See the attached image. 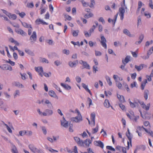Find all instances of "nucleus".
Segmentation results:
<instances>
[{"label": "nucleus", "instance_id": "nucleus-1", "mask_svg": "<svg viewBox=\"0 0 153 153\" xmlns=\"http://www.w3.org/2000/svg\"><path fill=\"white\" fill-rule=\"evenodd\" d=\"M75 112L77 113V116L75 117H72L71 120L76 123H79L82 121V117L79 110L77 108L76 109Z\"/></svg>", "mask_w": 153, "mask_h": 153}, {"label": "nucleus", "instance_id": "nucleus-2", "mask_svg": "<svg viewBox=\"0 0 153 153\" xmlns=\"http://www.w3.org/2000/svg\"><path fill=\"white\" fill-rule=\"evenodd\" d=\"M37 111L40 115H42L43 116L51 115L53 113V111L52 110H50L49 109H46L45 110V112H43L42 113L41 111H40L39 109H38L37 110Z\"/></svg>", "mask_w": 153, "mask_h": 153}, {"label": "nucleus", "instance_id": "nucleus-3", "mask_svg": "<svg viewBox=\"0 0 153 153\" xmlns=\"http://www.w3.org/2000/svg\"><path fill=\"white\" fill-rule=\"evenodd\" d=\"M95 114L94 112H93L91 114V121H90L88 118L87 119L88 121L89 124L91 126H94L95 125Z\"/></svg>", "mask_w": 153, "mask_h": 153}, {"label": "nucleus", "instance_id": "nucleus-4", "mask_svg": "<svg viewBox=\"0 0 153 153\" xmlns=\"http://www.w3.org/2000/svg\"><path fill=\"white\" fill-rule=\"evenodd\" d=\"M138 102L140 104L141 107L144 109L146 111H148L149 110L150 107V104L148 103L146 105L143 101H139Z\"/></svg>", "mask_w": 153, "mask_h": 153}, {"label": "nucleus", "instance_id": "nucleus-5", "mask_svg": "<svg viewBox=\"0 0 153 153\" xmlns=\"http://www.w3.org/2000/svg\"><path fill=\"white\" fill-rule=\"evenodd\" d=\"M101 40L100 41V43L102 46L105 49H106L107 48L106 43V40L103 36L101 37Z\"/></svg>", "mask_w": 153, "mask_h": 153}, {"label": "nucleus", "instance_id": "nucleus-6", "mask_svg": "<svg viewBox=\"0 0 153 153\" xmlns=\"http://www.w3.org/2000/svg\"><path fill=\"white\" fill-rule=\"evenodd\" d=\"M37 39L36 33L35 31L33 32L32 35L30 38V40L31 43H34Z\"/></svg>", "mask_w": 153, "mask_h": 153}, {"label": "nucleus", "instance_id": "nucleus-7", "mask_svg": "<svg viewBox=\"0 0 153 153\" xmlns=\"http://www.w3.org/2000/svg\"><path fill=\"white\" fill-rule=\"evenodd\" d=\"M125 10L123 7H121L119 9V14L120 17V19L123 20L124 16Z\"/></svg>", "mask_w": 153, "mask_h": 153}, {"label": "nucleus", "instance_id": "nucleus-8", "mask_svg": "<svg viewBox=\"0 0 153 153\" xmlns=\"http://www.w3.org/2000/svg\"><path fill=\"white\" fill-rule=\"evenodd\" d=\"M61 126L65 128H68V122L65 120L64 117L62 118V120H61Z\"/></svg>", "mask_w": 153, "mask_h": 153}, {"label": "nucleus", "instance_id": "nucleus-9", "mask_svg": "<svg viewBox=\"0 0 153 153\" xmlns=\"http://www.w3.org/2000/svg\"><path fill=\"white\" fill-rule=\"evenodd\" d=\"M147 65L143 64H141L139 66L137 65L135 66V68L137 70V71H141L144 67L147 68Z\"/></svg>", "mask_w": 153, "mask_h": 153}, {"label": "nucleus", "instance_id": "nucleus-10", "mask_svg": "<svg viewBox=\"0 0 153 153\" xmlns=\"http://www.w3.org/2000/svg\"><path fill=\"white\" fill-rule=\"evenodd\" d=\"M35 23L36 25L41 24L43 25H48V23L44 21L42 19H37L35 21Z\"/></svg>", "mask_w": 153, "mask_h": 153}, {"label": "nucleus", "instance_id": "nucleus-11", "mask_svg": "<svg viewBox=\"0 0 153 153\" xmlns=\"http://www.w3.org/2000/svg\"><path fill=\"white\" fill-rule=\"evenodd\" d=\"M74 139L77 144L79 146H84V143L82 140H80V138L77 137H74Z\"/></svg>", "mask_w": 153, "mask_h": 153}, {"label": "nucleus", "instance_id": "nucleus-12", "mask_svg": "<svg viewBox=\"0 0 153 153\" xmlns=\"http://www.w3.org/2000/svg\"><path fill=\"white\" fill-rule=\"evenodd\" d=\"M35 68L36 71L39 73V75L41 77H42L43 76L42 74L43 72L42 68V67H36Z\"/></svg>", "mask_w": 153, "mask_h": 153}, {"label": "nucleus", "instance_id": "nucleus-13", "mask_svg": "<svg viewBox=\"0 0 153 153\" xmlns=\"http://www.w3.org/2000/svg\"><path fill=\"white\" fill-rule=\"evenodd\" d=\"M94 144L96 146L100 147L102 148H103L104 147V144L100 140L95 141L94 142Z\"/></svg>", "mask_w": 153, "mask_h": 153}, {"label": "nucleus", "instance_id": "nucleus-14", "mask_svg": "<svg viewBox=\"0 0 153 153\" xmlns=\"http://www.w3.org/2000/svg\"><path fill=\"white\" fill-rule=\"evenodd\" d=\"M79 63L83 65L84 68H86L87 69H89L90 68L89 65L85 62L82 60H81L79 61Z\"/></svg>", "mask_w": 153, "mask_h": 153}, {"label": "nucleus", "instance_id": "nucleus-15", "mask_svg": "<svg viewBox=\"0 0 153 153\" xmlns=\"http://www.w3.org/2000/svg\"><path fill=\"white\" fill-rule=\"evenodd\" d=\"M28 147L30 150L33 152L35 153L37 151L38 149L33 144H30Z\"/></svg>", "mask_w": 153, "mask_h": 153}, {"label": "nucleus", "instance_id": "nucleus-16", "mask_svg": "<svg viewBox=\"0 0 153 153\" xmlns=\"http://www.w3.org/2000/svg\"><path fill=\"white\" fill-rule=\"evenodd\" d=\"M118 16V13H117L116 15L114 16V19H111L110 18H109L108 19V22L109 23H111V22L114 25L116 22L117 20V18Z\"/></svg>", "mask_w": 153, "mask_h": 153}, {"label": "nucleus", "instance_id": "nucleus-17", "mask_svg": "<svg viewBox=\"0 0 153 153\" xmlns=\"http://www.w3.org/2000/svg\"><path fill=\"white\" fill-rule=\"evenodd\" d=\"M78 63V61L77 60L74 62L70 61L69 62L68 65L70 67L73 68L76 67Z\"/></svg>", "mask_w": 153, "mask_h": 153}, {"label": "nucleus", "instance_id": "nucleus-18", "mask_svg": "<svg viewBox=\"0 0 153 153\" xmlns=\"http://www.w3.org/2000/svg\"><path fill=\"white\" fill-rule=\"evenodd\" d=\"M82 87L85 89V90L88 92L91 95H92V93H91L90 90L88 88V86L85 84L82 83Z\"/></svg>", "mask_w": 153, "mask_h": 153}, {"label": "nucleus", "instance_id": "nucleus-19", "mask_svg": "<svg viewBox=\"0 0 153 153\" xmlns=\"http://www.w3.org/2000/svg\"><path fill=\"white\" fill-rule=\"evenodd\" d=\"M127 132H128L126 133V135L130 143H131V139L132 138V135L130 133L128 128L127 129Z\"/></svg>", "mask_w": 153, "mask_h": 153}, {"label": "nucleus", "instance_id": "nucleus-20", "mask_svg": "<svg viewBox=\"0 0 153 153\" xmlns=\"http://www.w3.org/2000/svg\"><path fill=\"white\" fill-rule=\"evenodd\" d=\"M16 32L17 33L20 34L22 36H25L26 35V33L21 29H18Z\"/></svg>", "mask_w": 153, "mask_h": 153}, {"label": "nucleus", "instance_id": "nucleus-21", "mask_svg": "<svg viewBox=\"0 0 153 153\" xmlns=\"http://www.w3.org/2000/svg\"><path fill=\"white\" fill-rule=\"evenodd\" d=\"M126 115L131 120H133V117H134V113L132 111L130 112L129 113H127Z\"/></svg>", "mask_w": 153, "mask_h": 153}, {"label": "nucleus", "instance_id": "nucleus-22", "mask_svg": "<svg viewBox=\"0 0 153 153\" xmlns=\"http://www.w3.org/2000/svg\"><path fill=\"white\" fill-rule=\"evenodd\" d=\"M48 94L49 95L52 97L55 98L57 97L55 93V92L52 90L49 91L48 92Z\"/></svg>", "mask_w": 153, "mask_h": 153}, {"label": "nucleus", "instance_id": "nucleus-23", "mask_svg": "<svg viewBox=\"0 0 153 153\" xmlns=\"http://www.w3.org/2000/svg\"><path fill=\"white\" fill-rule=\"evenodd\" d=\"M117 97L120 102H125L124 97L123 96L117 94Z\"/></svg>", "mask_w": 153, "mask_h": 153}, {"label": "nucleus", "instance_id": "nucleus-24", "mask_svg": "<svg viewBox=\"0 0 153 153\" xmlns=\"http://www.w3.org/2000/svg\"><path fill=\"white\" fill-rule=\"evenodd\" d=\"M11 150L13 153H19L17 148L16 146L14 145H13Z\"/></svg>", "mask_w": 153, "mask_h": 153}, {"label": "nucleus", "instance_id": "nucleus-25", "mask_svg": "<svg viewBox=\"0 0 153 153\" xmlns=\"http://www.w3.org/2000/svg\"><path fill=\"white\" fill-rule=\"evenodd\" d=\"M147 83V80L145 79L141 83V87L142 90H143L146 86V84Z\"/></svg>", "mask_w": 153, "mask_h": 153}, {"label": "nucleus", "instance_id": "nucleus-26", "mask_svg": "<svg viewBox=\"0 0 153 153\" xmlns=\"http://www.w3.org/2000/svg\"><path fill=\"white\" fill-rule=\"evenodd\" d=\"M22 24L24 27L26 28H30L31 29H32V27L31 25L25 22H22Z\"/></svg>", "mask_w": 153, "mask_h": 153}, {"label": "nucleus", "instance_id": "nucleus-27", "mask_svg": "<svg viewBox=\"0 0 153 153\" xmlns=\"http://www.w3.org/2000/svg\"><path fill=\"white\" fill-rule=\"evenodd\" d=\"M104 105L107 108H109L110 106V103L108 100L106 99L104 103Z\"/></svg>", "mask_w": 153, "mask_h": 153}, {"label": "nucleus", "instance_id": "nucleus-28", "mask_svg": "<svg viewBox=\"0 0 153 153\" xmlns=\"http://www.w3.org/2000/svg\"><path fill=\"white\" fill-rule=\"evenodd\" d=\"M130 57L129 56H127L124 60H122V62L123 63H124L126 64L127 63H128L130 60Z\"/></svg>", "mask_w": 153, "mask_h": 153}, {"label": "nucleus", "instance_id": "nucleus-29", "mask_svg": "<svg viewBox=\"0 0 153 153\" xmlns=\"http://www.w3.org/2000/svg\"><path fill=\"white\" fill-rule=\"evenodd\" d=\"M143 38L144 36L143 34H141L139 38V41L136 42L135 43L137 45H138L140 43L142 42L143 39Z\"/></svg>", "mask_w": 153, "mask_h": 153}, {"label": "nucleus", "instance_id": "nucleus-30", "mask_svg": "<svg viewBox=\"0 0 153 153\" xmlns=\"http://www.w3.org/2000/svg\"><path fill=\"white\" fill-rule=\"evenodd\" d=\"M61 85L67 90H70L71 89V87L67 84H65L63 83H61Z\"/></svg>", "mask_w": 153, "mask_h": 153}, {"label": "nucleus", "instance_id": "nucleus-31", "mask_svg": "<svg viewBox=\"0 0 153 153\" xmlns=\"http://www.w3.org/2000/svg\"><path fill=\"white\" fill-rule=\"evenodd\" d=\"M25 51L26 53H27V54L32 56H34V53L31 50H30L28 49H26L25 50Z\"/></svg>", "mask_w": 153, "mask_h": 153}, {"label": "nucleus", "instance_id": "nucleus-32", "mask_svg": "<svg viewBox=\"0 0 153 153\" xmlns=\"http://www.w3.org/2000/svg\"><path fill=\"white\" fill-rule=\"evenodd\" d=\"M91 143V141L90 140L86 139L85 141L83 142L84 144H85L86 147H88L89 145Z\"/></svg>", "mask_w": 153, "mask_h": 153}, {"label": "nucleus", "instance_id": "nucleus-33", "mask_svg": "<svg viewBox=\"0 0 153 153\" xmlns=\"http://www.w3.org/2000/svg\"><path fill=\"white\" fill-rule=\"evenodd\" d=\"M142 128L144 129L145 131L150 134L152 137H153V132L150 131V130H148L147 128L142 127Z\"/></svg>", "mask_w": 153, "mask_h": 153}, {"label": "nucleus", "instance_id": "nucleus-34", "mask_svg": "<svg viewBox=\"0 0 153 153\" xmlns=\"http://www.w3.org/2000/svg\"><path fill=\"white\" fill-rule=\"evenodd\" d=\"M93 16V14L91 13H87L85 14L84 17L85 18L88 19L91 17H92Z\"/></svg>", "mask_w": 153, "mask_h": 153}, {"label": "nucleus", "instance_id": "nucleus-35", "mask_svg": "<svg viewBox=\"0 0 153 153\" xmlns=\"http://www.w3.org/2000/svg\"><path fill=\"white\" fill-rule=\"evenodd\" d=\"M129 103L131 107L132 108H135L136 106V105L137 104V103L136 102L133 103L131 102L130 100V99H129Z\"/></svg>", "mask_w": 153, "mask_h": 153}, {"label": "nucleus", "instance_id": "nucleus-36", "mask_svg": "<svg viewBox=\"0 0 153 153\" xmlns=\"http://www.w3.org/2000/svg\"><path fill=\"white\" fill-rule=\"evenodd\" d=\"M123 32L124 33L126 34L128 36L130 37L131 36V35L130 32L128 30L126 29H125L124 30Z\"/></svg>", "mask_w": 153, "mask_h": 153}, {"label": "nucleus", "instance_id": "nucleus-37", "mask_svg": "<svg viewBox=\"0 0 153 153\" xmlns=\"http://www.w3.org/2000/svg\"><path fill=\"white\" fill-rule=\"evenodd\" d=\"M105 78L108 84L110 86H111L112 85V83L111 81L110 77L107 76H106Z\"/></svg>", "mask_w": 153, "mask_h": 153}, {"label": "nucleus", "instance_id": "nucleus-38", "mask_svg": "<svg viewBox=\"0 0 153 153\" xmlns=\"http://www.w3.org/2000/svg\"><path fill=\"white\" fill-rule=\"evenodd\" d=\"M144 15L147 18H149L151 17V14L147 11L144 13Z\"/></svg>", "mask_w": 153, "mask_h": 153}, {"label": "nucleus", "instance_id": "nucleus-39", "mask_svg": "<svg viewBox=\"0 0 153 153\" xmlns=\"http://www.w3.org/2000/svg\"><path fill=\"white\" fill-rule=\"evenodd\" d=\"M149 91L148 90H146L145 91L144 96L146 100L148 98V94L149 93Z\"/></svg>", "mask_w": 153, "mask_h": 153}, {"label": "nucleus", "instance_id": "nucleus-40", "mask_svg": "<svg viewBox=\"0 0 153 153\" xmlns=\"http://www.w3.org/2000/svg\"><path fill=\"white\" fill-rule=\"evenodd\" d=\"M9 47L10 49L12 50L13 51H14L15 50H17L18 51V50H19L16 46H14L13 48L12 46L10 45L9 46Z\"/></svg>", "mask_w": 153, "mask_h": 153}, {"label": "nucleus", "instance_id": "nucleus-41", "mask_svg": "<svg viewBox=\"0 0 153 153\" xmlns=\"http://www.w3.org/2000/svg\"><path fill=\"white\" fill-rule=\"evenodd\" d=\"M10 19H12L13 20H15L16 19V16L15 14H12L10 13V16H8Z\"/></svg>", "mask_w": 153, "mask_h": 153}, {"label": "nucleus", "instance_id": "nucleus-42", "mask_svg": "<svg viewBox=\"0 0 153 153\" xmlns=\"http://www.w3.org/2000/svg\"><path fill=\"white\" fill-rule=\"evenodd\" d=\"M45 103L47 104H48V105H47V106L49 107L50 106H51V107H52V104L48 100H46L45 101Z\"/></svg>", "mask_w": 153, "mask_h": 153}, {"label": "nucleus", "instance_id": "nucleus-43", "mask_svg": "<svg viewBox=\"0 0 153 153\" xmlns=\"http://www.w3.org/2000/svg\"><path fill=\"white\" fill-rule=\"evenodd\" d=\"M6 62L9 63L12 66H14L15 65V62L11 61L10 59H9L8 61L6 60Z\"/></svg>", "mask_w": 153, "mask_h": 153}, {"label": "nucleus", "instance_id": "nucleus-44", "mask_svg": "<svg viewBox=\"0 0 153 153\" xmlns=\"http://www.w3.org/2000/svg\"><path fill=\"white\" fill-rule=\"evenodd\" d=\"M20 74L21 76V78L23 80H25L26 79V74L25 73L22 74L20 73Z\"/></svg>", "mask_w": 153, "mask_h": 153}, {"label": "nucleus", "instance_id": "nucleus-45", "mask_svg": "<svg viewBox=\"0 0 153 153\" xmlns=\"http://www.w3.org/2000/svg\"><path fill=\"white\" fill-rule=\"evenodd\" d=\"M15 85V86L18 87H23V85L21 84H20L19 82H15L14 83Z\"/></svg>", "mask_w": 153, "mask_h": 153}, {"label": "nucleus", "instance_id": "nucleus-46", "mask_svg": "<svg viewBox=\"0 0 153 153\" xmlns=\"http://www.w3.org/2000/svg\"><path fill=\"white\" fill-rule=\"evenodd\" d=\"M79 30H74L73 32V35L74 36H76L78 35Z\"/></svg>", "mask_w": 153, "mask_h": 153}, {"label": "nucleus", "instance_id": "nucleus-47", "mask_svg": "<svg viewBox=\"0 0 153 153\" xmlns=\"http://www.w3.org/2000/svg\"><path fill=\"white\" fill-rule=\"evenodd\" d=\"M27 131L25 130L20 131L19 132V134L20 136H22L26 134Z\"/></svg>", "mask_w": 153, "mask_h": 153}, {"label": "nucleus", "instance_id": "nucleus-48", "mask_svg": "<svg viewBox=\"0 0 153 153\" xmlns=\"http://www.w3.org/2000/svg\"><path fill=\"white\" fill-rule=\"evenodd\" d=\"M98 130V127L97 126H96V127L94 128L93 129H92V133L93 134H95L96 133Z\"/></svg>", "mask_w": 153, "mask_h": 153}, {"label": "nucleus", "instance_id": "nucleus-49", "mask_svg": "<svg viewBox=\"0 0 153 153\" xmlns=\"http://www.w3.org/2000/svg\"><path fill=\"white\" fill-rule=\"evenodd\" d=\"M4 125L6 126L8 131L10 133H12V131L10 128L6 124H5L4 123Z\"/></svg>", "mask_w": 153, "mask_h": 153}, {"label": "nucleus", "instance_id": "nucleus-50", "mask_svg": "<svg viewBox=\"0 0 153 153\" xmlns=\"http://www.w3.org/2000/svg\"><path fill=\"white\" fill-rule=\"evenodd\" d=\"M69 131L70 132H73V125L72 124L69 123Z\"/></svg>", "mask_w": 153, "mask_h": 153}, {"label": "nucleus", "instance_id": "nucleus-51", "mask_svg": "<svg viewBox=\"0 0 153 153\" xmlns=\"http://www.w3.org/2000/svg\"><path fill=\"white\" fill-rule=\"evenodd\" d=\"M144 126L146 127H149V128H150V125L149 124V121H145L144 123Z\"/></svg>", "mask_w": 153, "mask_h": 153}, {"label": "nucleus", "instance_id": "nucleus-52", "mask_svg": "<svg viewBox=\"0 0 153 153\" xmlns=\"http://www.w3.org/2000/svg\"><path fill=\"white\" fill-rule=\"evenodd\" d=\"M5 48L6 49V51L7 52V54L8 57L10 58H11V55L10 54V53L9 52L8 48L6 46L5 47Z\"/></svg>", "mask_w": 153, "mask_h": 153}, {"label": "nucleus", "instance_id": "nucleus-53", "mask_svg": "<svg viewBox=\"0 0 153 153\" xmlns=\"http://www.w3.org/2000/svg\"><path fill=\"white\" fill-rule=\"evenodd\" d=\"M119 107L121 108V109L123 111L126 110V107L123 104L121 103L119 104Z\"/></svg>", "mask_w": 153, "mask_h": 153}, {"label": "nucleus", "instance_id": "nucleus-54", "mask_svg": "<svg viewBox=\"0 0 153 153\" xmlns=\"http://www.w3.org/2000/svg\"><path fill=\"white\" fill-rule=\"evenodd\" d=\"M1 10L3 11V13H4L8 17L9 16H10V13L8 12L6 10H4V9H2Z\"/></svg>", "mask_w": 153, "mask_h": 153}, {"label": "nucleus", "instance_id": "nucleus-55", "mask_svg": "<svg viewBox=\"0 0 153 153\" xmlns=\"http://www.w3.org/2000/svg\"><path fill=\"white\" fill-rule=\"evenodd\" d=\"M27 7H28L32 8L34 7V4L33 2H31L30 3H28L27 4Z\"/></svg>", "mask_w": 153, "mask_h": 153}, {"label": "nucleus", "instance_id": "nucleus-56", "mask_svg": "<svg viewBox=\"0 0 153 153\" xmlns=\"http://www.w3.org/2000/svg\"><path fill=\"white\" fill-rule=\"evenodd\" d=\"M137 85V83L136 82H134L131 84V87L132 88L134 87H136Z\"/></svg>", "mask_w": 153, "mask_h": 153}, {"label": "nucleus", "instance_id": "nucleus-57", "mask_svg": "<svg viewBox=\"0 0 153 153\" xmlns=\"http://www.w3.org/2000/svg\"><path fill=\"white\" fill-rule=\"evenodd\" d=\"M50 11L52 13L53 10V7L51 4H49V5Z\"/></svg>", "mask_w": 153, "mask_h": 153}, {"label": "nucleus", "instance_id": "nucleus-58", "mask_svg": "<svg viewBox=\"0 0 153 153\" xmlns=\"http://www.w3.org/2000/svg\"><path fill=\"white\" fill-rule=\"evenodd\" d=\"M137 76V74L136 73L132 74H131V78L132 79H135Z\"/></svg>", "mask_w": 153, "mask_h": 153}, {"label": "nucleus", "instance_id": "nucleus-59", "mask_svg": "<svg viewBox=\"0 0 153 153\" xmlns=\"http://www.w3.org/2000/svg\"><path fill=\"white\" fill-rule=\"evenodd\" d=\"M98 68L97 66H94L93 67V72L95 73L97 71H98Z\"/></svg>", "mask_w": 153, "mask_h": 153}, {"label": "nucleus", "instance_id": "nucleus-60", "mask_svg": "<svg viewBox=\"0 0 153 153\" xmlns=\"http://www.w3.org/2000/svg\"><path fill=\"white\" fill-rule=\"evenodd\" d=\"M139 116H135L134 115V117H133V119L132 120L134 121H135V122H136L137 121V120L139 119Z\"/></svg>", "mask_w": 153, "mask_h": 153}, {"label": "nucleus", "instance_id": "nucleus-61", "mask_svg": "<svg viewBox=\"0 0 153 153\" xmlns=\"http://www.w3.org/2000/svg\"><path fill=\"white\" fill-rule=\"evenodd\" d=\"M116 85L119 89H121L122 88V85L119 82H116Z\"/></svg>", "mask_w": 153, "mask_h": 153}, {"label": "nucleus", "instance_id": "nucleus-62", "mask_svg": "<svg viewBox=\"0 0 153 153\" xmlns=\"http://www.w3.org/2000/svg\"><path fill=\"white\" fill-rule=\"evenodd\" d=\"M26 15L25 12H22L19 13V15L22 18H23Z\"/></svg>", "mask_w": 153, "mask_h": 153}, {"label": "nucleus", "instance_id": "nucleus-63", "mask_svg": "<svg viewBox=\"0 0 153 153\" xmlns=\"http://www.w3.org/2000/svg\"><path fill=\"white\" fill-rule=\"evenodd\" d=\"M91 4L89 6L91 7H94V5L95 4V1L94 0H91Z\"/></svg>", "mask_w": 153, "mask_h": 153}, {"label": "nucleus", "instance_id": "nucleus-64", "mask_svg": "<svg viewBox=\"0 0 153 153\" xmlns=\"http://www.w3.org/2000/svg\"><path fill=\"white\" fill-rule=\"evenodd\" d=\"M94 153L92 150L91 149L89 148L87 149V152H85L84 153Z\"/></svg>", "mask_w": 153, "mask_h": 153}]
</instances>
